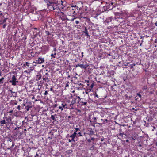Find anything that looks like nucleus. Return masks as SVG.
I'll use <instances>...</instances> for the list:
<instances>
[{"label": "nucleus", "mask_w": 157, "mask_h": 157, "mask_svg": "<svg viewBox=\"0 0 157 157\" xmlns=\"http://www.w3.org/2000/svg\"><path fill=\"white\" fill-rule=\"evenodd\" d=\"M68 118H71V116H68Z\"/></svg>", "instance_id": "obj_59"}, {"label": "nucleus", "mask_w": 157, "mask_h": 157, "mask_svg": "<svg viewBox=\"0 0 157 157\" xmlns=\"http://www.w3.org/2000/svg\"><path fill=\"white\" fill-rule=\"evenodd\" d=\"M13 110L4 113V115L6 116V118L9 119L10 121L12 122V120L13 118L14 114L13 113Z\"/></svg>", "instance_id": "obj_5"}, {"label": "nucleus", "mask_w": 157, "mask_h": 157, "mask_svg": "<svg viewBox=\"0 0 157 157\" xmlns=\"http://www.w3.org/2000/svg\"><path fill=\"white\" fill-rule=\"evenodd\" d=\"M71 142H72V141L74 142L75 141V139L71 138Z\"/></svg>", "instance_id": "obj_49"}, {"label": "nucleus", "mask_w": 157, "mask_h": 157, "mask_svg": "<svg viewBox=\"0 0 157 157\" xmlns=\"http://www.w3.org/2000/svg\"><path fill=\"white\" fill-rule=\"evenodd\" d=\"M9 82L13 86L17 85L21 86L23 84V82L22 81H18L17 80L15 75H13L12 77V80L9 81Z\"/></svg>", "instance_id": "obj_1"}, {"label": "nucleus", "mask_w": 157, "mask_h": 157, "mask_svg": "<svg viewBox=\"0 0 157 157\" xmlns=\"http://www.w3.org/2000/svg\"><path fill=\"white\" fill-rule=\"evenodd\" d=\"M90 96H92L94 95V98H95V100H97V99L96 98H99V96L98 94H97V93L96 92H95L93 94H90Z\"/></svg>", "instance_id": "obj_17"}, {"label": "nucleus", "mask_w": 157, "mask_h": 157, "mask_svg": "<svg viewBox=\"0 0 157 157\" xmlns=\"http://www.w3.org/2000/svg\"><path fill=\"white\" fill-rule=\"evenodd\" d=\"M47 7L48 9L51 11L54 10L56 8V3L53 2H49L47 4Z\"/></svg>", "instance_id": "obj_10"}, {"label": "nucleus", "mask_w": 157, "mask_h": 157, "mask_svg": "<svg viewBox=\"0 0 157 157\" xmlns=\"http://www.w3.org/2000/svg\"><path fill=\"white\" fill-rule=\"evenodd\" d=\"M51 56L52 58H55V56L53 55V53L51 54Z\"/></svg>", "instance_id": "obj_35"}, {"label": "nucleus", "mask_w": 157, "mask_h": 157, "mask_svg": "<svg viewBox=\"0 0 157 157\" xmlns=\"http://www.w3.org/2000/svg\"><path fill=\"white\" fill-rule=\"evenodd\" d=\"M93 118L94 120H96V118L95 117H94Z\"/></svg>", "instance_id": "obj_62"}, {"label": "nucleus", "mask_w": 157, "mask_h": 157, "mask_svg": "<svg viewBox=\"0 0 157 157\" xmlns=\"http://www.w3.org/2000/svg\"><path fill=\"white\" fill-rule=\"evenodd\" d=\"M45 95H46L48 94V92L47 91H45L44 94Z\"/></svg>", "instance_id": "obj_45"}, {"label": "nucleus", "mask_w": 157, "mask_h": 157, "mask_svg": "<svg viewBox=\"0 0 157 157\" xmlns=\"http://www.w3.org/2000/svg\"><path fill=\"white\" fill-rule=\"evenodd\" d=\"M108 121V120L107 119H104V122H105V121H106V122H107Z\"/></svg>", "instance_id": "obj_55"}, {"label": "nucleus", "mask_w": 157, "mask_h": 157, "mask_svg": "<svg viewBox=\"0 0 157 157\" xmlns=\"http://www.w3.org/2000/svg\"><path fill=\"white\" fill-rule=\"evenodd\" d=\"M44 62V58H39L38 60H36V62H33V63H36L37 64H41Z\"/></svg>", "instance_id": "obj_12"}, {"label": "nucleus", "mask_w": 157, "mask_h": 157, "mask_svg": "<svg viewBox=\"0 0 157 157\" xmlns=\"http://www.w3.org/2000/svg\"><path fill=\"white\" fill-rule=\"evenodd\" d=\"M126 141L127 142H128V143L129 142V140H126Z\"/></svg>", "instance_id": "obj_61"}, {"label": "nucleus", "mask_w": 157, "mask_h": 157, "mask_svg": "<svg viewBox=\"0 0 157 157\" xmlns=\"http://www.w3.org/2000/svg\"><path fill=\"white\" fill-rule=\"evenodd\" d=\"M112 18L111 17H109L107 18L105 21V23H108L111 22L112 21Z\"/></svg>", "instance_id": "obj_18"}, {"label": "nucleus", "mask_w": 157, "mask_h": 157, "mask_svg": "<svg viewBox=\"0 0 157 157\" xmlns=\"http://www.w3.org/2000/svg\"><path fill=\"white\" fill-rule=\"evenodd\" d=\"M35 157H40V156L38 155V154L36 153V154L35 156Z\"/></svg>", "instance_id": "obj_46"}, {"label": "nucleus", "mask_w": 157, "mask_h": 157, "mask_svg": "<svg viewBox=\"0 0 157 157\" xmlns=\"http://www.w3.org/2000/svg\"><path fill=\"white\" fill-rule=\"evenodd\" d=\"M60 3L61 5L62 6L61 7L62 8H64L66 6V2L65 1H63L62 0H61Z\"/></svg>", "instance_id": "obj_16"}, {"label": "nucleus", "mask_w": 157, "mask_h": 157, "mask_svg": "<svg viewBox=\"0 0 157 157\" xmlns=\"http://www.w3.org/2000/svg\"><path fill=\"white\" fill-rule=\"evenodd\" d=\"M77 132L75 131L74 132L73 134L75 136H76V135L78 134V133H77Z\"/></svg>", "instance_id": "obj_39"}, {"label": "nucleus", "mask_w": 157, "mask_h": 157, "mask_svg": "<svg viewBox=\"0 0 157 157\" xmlns=\"http://www.w3.org/2000/svg\"><path fill=\"white\" fill-rule=\"evenodd\" d=\"M112 28V27H111L110 26H109L107 27V28L108 29H111V28Z\"/></svg>", "instance_id": "obj_54"}, {"label": "nucleus", "mask_w": 157, "mask_h": 157, "mask_svg": "<svg viewBox=\"0 0 157 157\" xmlns=\"http://www.w3.org/2000/svg\"><path fill=\"white\" fill-rule=\"evenodd\" d=\"M75 132H77L78 131H80V130L78 128H76L75 129Z\"/></svg>", "instance_id": "obj_38"}, {"label": "nucleus", "mask_w": 157, "mask_h": 157, "mask_svg": "<svg viewBox=\"0 0 157 157\" xmlns=\"http://www.w3.org/2000/svg\"><path fill=\"white\" fill-rule=\"evenodd\" d=\"M71 100H67V102L68 103H71Z\"/></svg>", "instance_id": "obj_43"}, {"label": "nucleus", "mask_w": 157, "mask_h": 157, "mask_svg": "<svg viewBox=\"0 0 157 157\" xmlns=\"http://www.w3.org/2000/svg\"><path fill=\"white\" fill-rule=\"evenodd\" d=\"M36 80L38 81H39V80H40V79L41 78V75H36Z\"/></svg>", "instance_id": "obj_22"}, {"label": "nucleus", "mask_w": 157, "mask_h": 157, "mask_svg": "<svg viewBox=\"0 0 157 157\" xmlns=\"http://www.w3.org/2000/svg\"><path fill=\"white\" fill-rule=\"evenodd\" d=\"M7 25L6 24H4L3 25V28H5L6 26Z\"/></svg>", "instance_id": "obj_40"}, {"label": "nucleus", "mask_w": 157, "mask_h": 157, "mask_svg": "<svg viewBox=\"0 0 157 157\" xmlns=\"http://www.w3.org/2000/svg\"><path fill=\"white\" fill-rule=\"evenodd\" d=\"M68 141H69V142H71V139H68Z\"/></svg>", "instance_id": "obj_63"}, {"label": "nucleus", "mask_w": 157, "mask_h": 157, "mask_svg": "<svg viewBox=\"0 0 157 157\" xmlns=\"http://www.w3.org/2000/svg\"><path fill=\"white\" fill-rule=\"evenodd\" d=\"M14 146V144H12V146L10 147V148H9V149H10Z\"/></svg>", "instance_id": "obj_41"}, {"label": "nucleus", "mask_w": 157, "mask_h": 157, "mask_svg": "<svg viewBox=\"0 0 157 157\" xmlns=\"http://www.w3.org/2000/svg\"><path fill=\"white\" fill-rule=\"evenodd\" d=\"M78 98L79 99L78 102L79 105L81 106L86 105L87 102L88 101V100H86L84 98H81L79 96H78Z\"/></svg>", "instance_id": "obj_9"}, {"label": "nucleus", "mask_w": 157, "mask_h": 157, "mask_svg": "<svg viewBox=\"0 0 157 157\" xmlns=\"http://www.w3.org/2000/svg\"><path fill=\"white\" fill-rule=\"evenodd\" d=\"M58 108L61 109V111H63L64 109H69L68 104H67L66 102L63 101H61L60 102Z\"/></svg>", "instance_id": "obj_7"}, {"label": "nucleus", "mask_w": 157, "mask_h": 157, "mask_svg": "<svg viewBox=\"0 0 157 157\" xmlns=\"http://www.w3.org/2000/svg\"><path fill=\"white\" fill-rule=\"evenodd\" d=\"M17 109H18V110H20L21 109V106L19 105L17 106Z\"/></svg>", "instance_id": "obj_37"}, {"label": "nucleus", "mask_w": 157, "mask_h": 157, "mask_svg": "<svg viewBox=\"0 0 157 157\" xmlns=\"http://www.w3.org/2000/svg\"><path fill=\"white\" fill-rule=\"evenodd\" d=\"M51 118L52 119V120L54 121H56L55 116L54 115H52L51 117Z\"/></svg>", "instance_id": "obj_29"}, {"label": "nucleus", "mask_w": 157, "mask_h": 157, "mask_svg": "<svg viewBox=\"0 0 157 157\" xmlns=\"http://www.w3.org/2000/svg\"><path fill=\"white\" fill-rule=\"evenodd\" d=\"M88 132L87 133L89 135H92L94 134V132L92 130L91 128H89L88 129Z\"/></svg>", "instance_id": "obj_13"}, {"label": "nucleus", "mask_w": 157, "mask_h": 157, "mask_svg": "<svg viewBox=\"0 0 157 157\" xmlns=\"http://www.w3.org/2000/svg\"><path fill=\"white\" fill-rule=\"evenodd\" d=\"M69 82H67L65 85V87H67L69 86Z\"/></svg>", "instance_id": "obj_33"}, {"label": "nucleus", "mask_w": 157, "mask_h": 157, "mask_svg": "<svg viewBox=\"0 0 157 157\" xmlns=\"http://www.w3.org/2000/svg\"><path fill=\"white\" fill-rule=\"evenodd\" d=\"M54 34H53L52 37H47V41L50 46L55 47L56 45V41L55 40L53 39L54 38Z\"/></svg>", "instance_id": "obj_3"}, {"label": "nucleus", "mask_w": 157, "mask_h": 157, "mask_svg": "<svg viewBox=\"0 0 157 157\" xmlns=\"http://www.w3.org/2000/svg\"><path fill=\"white\" fill-rule=\"evenodd\" d=\"M44 33L45 35L48 36V37H52V35L53 34L52 32H50L49 31L46 30H45Z\"/></svg>", "instance_id": "obj_14"}, {"label": "nucleus", "mask_w": 157, "mask_h": 157, "mask_svg": "<svg viewBox=\"0 0 157 157\" xmlns=\"http://www.w3.org/2000/svg\"><path fill=\"white\" fill-rule=\"evenodd\" d=\"M131 140H135L136 139V137L135 136H133L132 137H131L129 138Z\"/></svg>", "instance_id": "obj_30"}, {"label": "nucleus", "mask_w": 157, "mask_h": 157, "mask_svg": "<svg viewBox=\"0 0 157 157\" xmlns=\"http://www.w3.org/2000/svg\"><path fill=\"white\" fill-rule=\"evenodd\" d=\"M3 13H1L0 11V24H2L3 23L5 22L6 21V20L7 19V18H4V15Z\"/></svg>", "instance_id": "obj_11"}, {"label": "nucleus", "mask_w": 157, "mask_h": 157, "mask_svg": "<svg viewBox=\"0 0 157 157\" xmlns=\"http://www.w3.org/2000/svg\"><path fill=\"white\" fill-rule=\"evenodd\" d=\"M94 140V137H92L91 139V140L93 141Z\"/></svg>", "instance_id": "obj_51"}, {"label": "nucleus", "mask_w": 157, "mask_h": 157, "mask_svg": "<svg viewBox=\"0 0 157 157\" xmlns=\"http://www.w3.org/2000/svg\"><path fill=\"white\" fill-rule=\"evenodd\" d=\"M48 73H46L45 74V75H46V76H48Z\"/></svg>", "instance_id": "obj_58"}, {"label": "nucleus", "mask_w": 157, "mask_h": 157, "mask_svg": "<svg viewBox=\"0 0 157 157\" xmlns=\"http://www.w3.org/2000/svg\"><path fill=\"white\" fill-rule=\"evenodd\" d=\"M14 105H17V102H14Z\"/></svg>", "instance_id": "obj_57"}, {"label": "nucleus", "mask_w": 157, "mask_h": 157, "mask_svg": "<svg viewBox=\"0 0 157 157\" xmlns=\"http://www.w3.org/2000/svg\"><path fill=\"white\" fill-rule=\"evenodd\" d=\"M79 21H76L75 22V23L76 24H78L79 23Z\"/></svg>", "instance_id": "obj_48"}, {"label": "nucleus", "mask_w": 157, "mask_h": 157, "mask_svg": "<svg viewBox=\"0 0 157 157\" xmlns=\"http://www.w3.org/2000/svg\"><path fill=\"white\" fill-rule=\"evenodd\" d=\"M75 4L73 5L76 8L78 11V10H81L83 7V3L81 1L77 2H75Z\"/></svg>", "instance_id": "obj_8"}, {"label": "nucleus", "mask_w": 157, "mask_h": 157, "mask_svg": "<svg viewBox=\"0 0 157 157\" xmlns=\"http://www.w3.org/2000/svg\"><path fill=\"white\" fill-rule=\"evenodd\" d=\"M59 105V104H56L54 105V106L55 107H58Z\"/></svg>", "instance_id": "obj_44"}, {"label": "nucleus", "mask_w": 157, "mask_h": 157, "mask_svg": "<svg viewBox=\"0 0 157 157\" xmlns=\"http://www.w3.org/2000/svg\"><path fill=\"white\" fill-rule=\"evenodd\" d=\"M83 64H78L76 65V67H80L82 69Z\"/></svg>", "instance_id": "obj_25"}, {"label": "nucleus", "mask_w": 157, "mask_h": 157, "mask_svg": "<svg viewBox=\"0 0 157 157\" xmlns=\"http://www.w3.org/2000/svg\"><path fill=\"white\" fill-rule=\"evenodd\" d=\"M70 137L71 138L75 139V136H74V135H73V134H72L70 136Z\"/></svg>", "instance_id": "obj_32"}, {"label": "nucleus", "mask_w": 157, "mask_h": 157, "mask_svg": "<svg viewBox=\"0 0 157 157\" xmlns=\"http://www.w3.org/2000/svg\"><path fill=\"white\" fill-rule=\"evenodd\" d=\"M78 97L77 96H73L72 95L69 98L70 99H72L71 100V103L68 104L69 106V109H73V105L76 103V100Z\"/></svg>", "instance_id": "obj_6"}, {"label": "nucleus", "mask_w": 157, "mask_h": 157, "mask_svg": "<svg viewBox=\"0 0 157 157\" xmlns=\"http://www.w3.org/2000/svg\"><path fill=\"white\" fill-rule=\"evenodd\" d=\"M81 54H82V57H83V52H82L81 53Z\"/></svg>", "instance_id": "obj_56"}, {"label": "nucleus", "mask_w": 157, "mask_h": 157, "mask_svg": "<svg viewBox=\"0 0 157 157\" xmlns=\"http://www.w3.org/2000/svg\"><path fill=\"white\" fill-rule=\"evenodd\" d=\"M67 13L69 15H74L76 13V9L73 5L72 4L67 8Z\"/></svg>", "instance_id": "obj_4"}, {"label": "nucleus", "mask_w": 157, "mask_h": 157, "mask_svg": "<svg viewBox=\"0 0 157 157\" xmlns=\"http://www.w3.org/2000/svg\"><path fill=\"white\" fill-rule=\"evenodd\" d=\"M155 25L157 26V21L155 23Z\"/></svg>", "instance_id": "obj_60"}, {"label": "nucleus", "mask_w": 157, "mask_h": 157, "mask_svg": "<svg viewBox=\"0 0 157 157\" xmlns=\"http://www.w3.org/2000/svg\"><path fill=\"white\" fill-rule=\"evenodd\" d=\"M135 65V64H132L129 65V66L130 67V69H132V70H133L134 69H133V67Z\"/></svg>", "instance_id": "obj_24"}, {"label": "nucleus", "mask_w": 157, "mask_h": 157, "mask_svg": "<svg viewBox=\"0 0 157 157\" xmlns=\"http://www.w3.org/2000/svg\"><path fill=\"white\" fill-rule=\"evenodd\" d=\"M61 16L62 17H63V18L64 19L65 18V17H64V13L63 12H61Z\"/></svg>", "instance_id": "obj_31"}, {"label": "nucleus", "mask_w": 157, "mask_h": 157, "mask_svg": "<svg viewBox=\"0 0 157 157\" xmlns=\"http://www.w3.org/2000/svg\"><path fill=\"white\" fill-rule=\"evenodd\" d=\"M84 33H85V35L86 36H89V35L88 34V31L87 29L86 28H85V30L84 32Z\"/></svg>", "instance_id": "obj_20"}, {"label": "nucleus", "mask_w": 157, "mask_h": 157, "mask_svg": "<svg viewBox=\"0 0 157 157\" xmlns=\"http://www.w3.org/2000/svg\"><path fill=\"white\" fill-rule=\"evenodd\" d=\"M94 86V84L93 83H92L91 84L90 86V88L89 89H87V90L89 91V92L91 91V90L93 88Z\"/></svg>", "instance_id": "obj_21"}, {"label": "nucleus", "mask_w": 157, "mask_h": 157, "mask_svg": "<svg viewBox=\"0 0 157 157\" xmlns=\"http://www.w3.org/2000/svg\"><path fill=\"white\" fill-rule=\"evenodd\" d=\"M130 62H124L122 64V67L123 68H127V66H129Z\"/></svg>", "instance_id": "obj_15"}, {"label": "nucleus", "mask_w": 157, "mask_h": 157, "mask_svg": "<svg viewBox=\"0 0 157 157\" xmlns=\"http://www.w3.org/2000/svg\"><path fill=\"white\" fill-rule=\"evenodd\" d=\"M147 89V86H144L142 88V89L143 90H146Z\"/></svg>", "instance_id": "obj_34"}, {"label": "nucleus", "mask_w": 157, "mask_h": 157, "mask_svg": "<svg viewBox=\"0 0 157 157\" xmlns=\"http://www.w3.org/2000/svg\"><path fill=\"white\" fill-rule=\"evenodd\" d=\"M56 50H57V49H56V48L54 47V48L53 49V51H52V52H53V51L56 52Z\"/></svg>", "instance_id": "obj_50"}, {"label": "nucleus", "mask_w": 157, "mask_h": 157, "mask_svg": "<svg viewBox=\"0 0 157 157\" xmlns=\"http://www.w3.org/2000/svg\"><path fill=\"white\" fill-rule=\"evenodd\" d=\"M88 141L89 142H91V140H90V139H89V140H88Z\"/></svg>", "instance_id": "obj_64"}, {"label": "nucleus", "mask_w": 157, "mask_h": 157, "mask_svg": "<svg viewBox=\"0 0 157 157\" xmlns=\"http://www.w3.org/2000/svg\"><path fill=\"white\" fill-rule=\"evenodd\" d=\"M29 63L28 62H26L25 64H23V66L25 67V66H27L28 67L29 66Z\"/></svg>", "instance_id": "obj_28"}, {"label": "nucleus", "mask_w": 157, "mask_h": 157, "mask_svg": "<svg viewBox=\"0 0 157 157\" xmlns=\"http://www.w3.org/2000/svg\"><path fill=\"white\" fill-rule=\"evenodd\" d=\"M89 66V64L86 63L85 64H83L82 69H86Z\"/></svg>", "instance_id": "obj_23"}, {"label": "nucleus", "mask_w": 157, "mask_h": 157, "mask_svg": "<svg viewBox=\"0 0 157 157\" xmlns=\"http://www.w3.org/2000/svg\"><path fill=\"white\" fill-rule=\"evenodd\" d=\"M104 138L103 137L100 140L101 142H102L104 141Z\"/></svg>", "instance_id": "obj_47"}, {"label": "nucleus", "mask_w": 157, "mask_h": 157, "mask_svg": "<svg viewBox=\"0 0 157 157\" xmlns=\"http://www.w3.org/2000/svg\"><path fill=\"white\" fill-rule=\"evenodd\" d=\"M124 135V133L123 132V133L121 132V133H119L118 135H116V136L117 137H118V136L119 135L121 137H123Z\"/></svg>", "instance_id": "obj_26"}, {"label": "nucleus", "mask_w": 157, "mask_h": 157, "mask_svg": "<svg viewBox=\"0 0 157 157\" xmlns=\"http://www.w3.org/2000/svg\"><path fill=\"white\" fill-rule=\"evenodd\" d=\"M6 118V117H4L3 118V120H1L0 121L1 126H3V125L5 124L7 127L9 128L10 127L11 124L13 123L10 121L9 119Z\"/></svg>", "instance_id": "obj_2"}, {"label": "nucleus", "mask_w": 157, "mask_h": 157, "mask_svg": "<svg viewBox=\"0 0 157 157\" xmlns=\"http://www.w3.org/2000/svg\"><path fill=\"white\" fill-rule=\"evenodd\" d=\"M154 42L155 43H157V39H155L154 40Z\"/></svg>", "instance_id": "obj_52"}, {"label": "nucleus", "mask_w": 157, "mask_h": 157, "mask_svg": "<svg viewBox=\"0 0 157 157\" xmlns=\"http://www.w3.org/2000/svg\"><path fill=\"white\" fill-rule=\"evenodd\" d=\"M43 78L44 80H45L47 82H48L49 81V79L48 77V76H46V75H44Z\"/></svg>", "instance_id": "obj_19"}, {"label": "nucleus", "mask_w": 157, "mask_h": 157, "mask_svg": "<svg viewBox=\"0 0 157 157\" xmlns=\"http://www.w3.org/2000/svg\"><path fill=\"white\" fill-rule=\"evenodd\" d=\"M136 95H137L136 96H138L140 98H141V95L140 93H137L136 94Z\"/></svg>", "instance_id": "obj_36"}, {"label": "nucleus", "mask_w": 157, "mask_h": 157, "mask_svg": "<svg viewBox=\"0 0 157 157\" xmlns=\"http://www.w3.org/2000/svg\"><path fill=\"white\" fill-rule=\"evenodd\" d=\"M35 98L34 96H33L32 97V99L33 100L35 99Z\"/></svg>", "instance_id": "obj_53"}, {"label": "nucleus", "mask_w": 157, "mask_h": 157, "mask_svg": "<svg viewBox=\"0 0 157 157\" xmlns=\"http://www.w3.org/2000/svg\"><path fill=\"white\" fill-rule=\"evenodd\" d=\"M4 79V78L2 77L0 79V84H3L4 82L3 80Z\"/></svg>", "instance_id": "obj_27"}, {"label": "nucleus", "mask_w": 157, "mask_h": 157, "mask_svg": "<svg viewBox=\"0 0 157 157\" xmlns=\"http://www.w3.org/2000/svg\"><path fill=\"white\" fill-rule=\"evenodd\" d=\"M77 134H79V136H82V135L81 134V133L80 132H78Z\"/></svg>", "instance_id": "obj_42"}]
</instances>
